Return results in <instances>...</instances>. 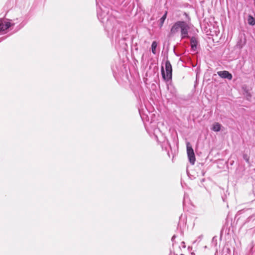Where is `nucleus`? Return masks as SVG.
<instances>
[{"instance_id": "nucleus-1", "label": "nucleus", "mask_w": 255, "mask_h": 255, "mask_svg": "<svg viewBox=\"0 0 255 255\" xmlns=\"http://www.w3.org/2000/svg\"><path fill=\"white\" fill-rule=\"evenodd\" d=\"M189 28L188 24L186 22L178 21L171 27L169 34L173 36L180 31L182 39L189 38L188 30Z\"/></svg>"}, {"instance_id": "nucleus-2", "label": "nucleus", "mask_w": 255, "mask_h": 255, "mask_svg": "<svg viewBox=\"0 0 255 255\" xmlns=\"http://www.w3.org/2000/svg\"><path fill=\"white\" fill-rule=\"evenodd\" d=\"M165 72L164 70V68L163 67H162L161 68V74L163 78L166 80L169 81L172 78V66L170 64V62L169 60H167L165 63Z\"/></svg>"}, {"instance_id": "nucleus-3", "label": "nucleus", "mask_w": 255, "mask_h": 255, "mask_svg": "<svg viewBox=\"0 0 255 255\" xmlns=\"http://www.w3.org/2000/svg\"><path fill=\"white\" fill-rule=\"evenodd\" d=\"M187 153L189 158V162L191 164L193 165L195 163L196 160L195 156L193 149L190 142L186 143Z\"/></svg>"}, {"instance_id": "nucleus-4", "label": "nucleus", "mask_w": 255, "mask_h": 255, "mask_svg": "<svg viewBox=\"0 0 255 255\" xmlns=\"http://www.w3.org/2000/svg\"><path fill=\"white\" fill-rule=\"evenodd\" d=\"M10 23L5 21L2 19H0V31H3L6 30L10 26Z\"/></svg>"}, {"instance_id": "nucleus-5", "label": "nucleus", "mask_w": 255, "mask_h": 255, "mask_svg": "<svg viewBox=\"0 0 255 255\" xmlns=\"http://www.w3.org/2000/svg\"><path fill=\"white\" fill-rule=\"evenodd\" d=\"M218 75L222 78H227L229 80L232 79V75L227 71H219L217 72Z\"/></svg>"}, {"instance_id": "nucleus-6", "label": "nucleus", "mask_w": 255, "mask_h": 255, "mask_svg": "<svg viewBox=\"0 0 255 255\" xmlns=\"http://www.w3.org/2000/svg\"><path fill=\"white\" fill-rule=\"evenodd\" d=\"M191 47L193 51H195L197 49L198 41L196 37H192L190 39Z\"/></svg>"}, {"instance_id": "nucleus-7", "label": "nucleus", "mask_w": 255, "mask_h": 255, "mask_svg": "<svg viewBox=\"0 0 255 255\" xmlns=\"http://www.w3.org/2000/svg\"><path fill=\"white\" fill-rule=\"evenodd\" d=\"M221 125L218 123H215L213 124L211 129L214 131H219L221 129Z\"/></svg>"}, {"instance_id": "nucleus-8", "label": "nucleus", "mask_w": 255, "mask_h": 255, "mask_svg": "<svg viewBox=\"0 0 255 255\" xmlns=\"http://www.w3.org/2000/svg\"><path fill=\"white\" fill-rule=\"evenodd\" d=\"M246 40L245 38L244 40L241 39L238 41L237 44V46L239 48L241 49L246 44Z\"/></svg>"}, {"instance_id": "nucleus-9", "label": "nucleus", "mask_w": 255, "mask_h": 255, "mask_svg": "<svg viewBox=\"0 0 255 255\" xmlns=\"http://www.w3.org/2000/svg\"><path fill=\"white\" fill-rule=\"evenodd\" d=\"M167 14V11H166L165 12L164 15L160 19L159 21H160V27L162 26V25L164 23V22L165 19L166 18Z\"/></svg>"}, {"instance_id": "nucleus-10", "label": "nucleus", "mask_w": 255, "mask_h": 255, "mask_svg": "<svg viewBox=\"0 0 255 255\" xmlns=\"http://www.w3.org/2000/svg\"><path fill=\"white\" fill-rule=\"evenodd\" d=\"M157 46V43L156 41H154L152 42L151 44V51L153 54H156V49Z\"/></svg>"}, {"instance_id": "nucleus-11", "label": "nucleus", "mask_w": 255, "mask_h": 255, "mask_svg": "<svg viewBox=\"0 0 255 255\" xmlns=\"http://www.w3.org/2000/svg\"><path fill=\"white\" fill-rule=\"evenodd\" d=\"M248 23L251 25H254L255 24V20L252 15H249L248 18Z\"/></svg>"}, {"instance_id": "nucleus-12", "label": "nucleus", "mask_w": 255, "mask_h": 255, "mask_svg": "<svg viewBox=\"0 0 255 255\" xmlns=\"http://www.w3.org/2000/svg\"><path fill=\"white\" fill-rule=\"evenodd\" d=\"M244 159L247 162H249V157H248L247 154H244L243 156Z\"/></svg>"}, {"instance_id": "nucleus-13", "label": "nucleus", "mask_w": 255, "mask_h": 255, "mask_svg": "<svg viewBox=\"0 0 255 255\" xmlns=\"http://www.w3.org/2000/svg\"><path fill=\"white\" fill-rule=\"evenodd\" d=\"M175 237V236H173L172 237V240H173V239H174Z\"/></svg>"}]
</instances>
